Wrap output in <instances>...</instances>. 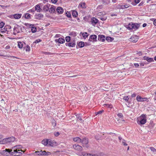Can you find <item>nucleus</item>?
I'll return each instance as SVG.
<instances>
[{
    "label": "nucleus",
    "instance_id": "f257e3e1",
    "mask_svg": "<svg viewBox=\"0 0 156 156\" xmlns=\"http://www.w3.org/2000/svg\"><path fill=\"white\" fill-rule=\"evenodd\" d=\"M140 23H131L126 25V28L129 30H136L138 29L140 26Z\"/></svg>",
    "mask_w": 156,
    "mask_h": 156
},
{
    "label": "nucleus",
    "instance_id": "f03ea898",
    "mask_svg": "<svg viewBox=\"0 0 156 156\" xmlns=\"http://www.w3.org/2000/svg\"><path fill=\"white\" fill-rule=\"evenodd\" d=\"M146 117L144 114L142 115L136 119L137 123L139 125H144L146 123Z\"/></svg>",
    "mask_w": 156,
    "mask_h": 156
},
{
    "label": "nucleus",
    "instance_id": "7ed1b4c3",
    "mask_svg": "<svg viewBox=\"0 0 156 156\" xmlns=\"http://www.w3.org/2000/svg\"><path fill=\"white\" fill-rule=\"evenodd\" d=\"M15 140V138L13 136L5 138L0 141V144H4L14 141Z\"/></svg>",
    "mask_w": 156,
    "mask_h": 156
},
{
    "label": "nucleus",
    "instance_id": "20e7f679",
    "mask_svg": "<svg viewBox=\"0 0 156 156\" xmlns=\"http://www.w3.org/2000/svg\"><path fill=\"white\" fill-rule=\"evenodd\" d=\"M22 28L20 26L18 25L15 26L13 29V34L16 35L17 33L22 31Z\"/></svg>",
    "mask_w": 156,
    "mask_h": 156
},
{
    "label": "nucleus",
    "instance_id": "39448f33",
    "mask_svg": "<svg viewBox=\"0 0 156 156\" xmlns=\"http://www.w3.org/2000/svg\"><path fill=\"white\" fill-rule=\"evenodd\" d=\"M12 149H5V150L0 151V153L2 155L9 156V155H11V153H12Z\"/></svg>",
    "mask_w": 156,
    "mask_h": 156
},
{
    "label": "nucleus",
    "instance_id": "423d86ee",
    "mask_svg": "<svg viewBox=\"0 0 156 156\" xmlns=\"http://www.w3.org/2000/svg\"><path fill=\"white\" fill-rule=\"evenodd\" d=\"M21 151L23 152V153L24 152L23 150H13V151H12V153H11V155L16 156H20L22 155L23 153L22 152H20Z\"/></svg>",
    "mask_w": 156,
    "mask_h": 156
},
{
    "label": "nucleus",
    "instance_id": "0eeeda50",
    "mask_svg": "<svg viewBox=\"0 0 156 156\" xmlns=\"http://www.w3.org/2000/svg\"><path fill=\"white\" fill-rule=\"evenodd\" d=\"M35 153H37L38 155H48L50 154L49 152H46L45 151H42L41 150L40 151H36Z\"/></svg>",
    "mask_w": 156,
    "mask_h": 156
},
{
    "label": "nucleus",
    "instance_id": "6e6552de",
    "mask_svg": "<svg viewBox=\"0 0 156 156\" xmlns=\"http://www.w3.org/2000/svg\"><path fill=\"white\" fill-rule=\"evenodd\" d=\"M43 5L41 3L37 4L35 6V10L37 12H41L42 11V9L41 8Z\"/></svg>",
    "mask_w": 156,
    "mask_h": 156
},
{
    "label": "nucleus",
    "instance_id": "1a4fd4ad",
    "mask_svg": "<svg viewBox=\"0 0 156 156\" xmlns=\"http://www.w3.org/2000/svg\"><path fill=\"white\" fill-rule=\"evenodd\" d=\"M138 36L136 35L133 36L130 38L129 41L133 42H136L138 41Z\"/></svg>",
    "mask_w": 156,
    "mask_h": 156
},
{
    "label": "nucleus",
    "instance_id": "9d476101",
    "mask_svg": "<svg viewBox=\"0 0 156 156\" xmlns=\"http://www.w3.org/2000/svg\"><path fill=\"white\" fill-rule=\"evenodd\" d=\"M136 99L138 101H147L148 99L147 98H143L140 96L138 95L136 98Z\"/></svg>",
    "mask_w": 156,
    "mask_h": 156
},
{
    "label": "nucleus",
    "instance_id": "9b49d317",
    "mask_svg": "<svg viewBox=\"0 0 156 156\" xmlns=\"http://www.w3.org/2000/svg\"><path fill=\"white\" fill-rule=\"evenodd\" d=\"M73 148L78 151H81L82 150V147L78 144H75L73 146Z\"/></svg>",
    "mask_w": 156,
    "mask_h": 156
},
{
    "label": "nucleus",
    "instance_id": "f8f14e48",
    "mask_svg": "<svg viewBox=\"0 0 156 156\" xmlns=\"http://www.w3.org/2000/svg\"><path fill=\"white\" fill-rule=\"evenodd\" d=\"M98 20L94 17H93L91 20V23L93 26L95 25L98 23Z\"/></svg>",
    "mask_w": 156,
    "mask_h": 156
},
{
    "label": "nucleus",
    "instance_id": "ddd939ff",
    "mask_svg": "<svg viewBox=\"0 0 156 156\" xmlns=\"http://www.w3.org/2000/svg\"><path fill=\"white\" fill-rule=\"evenodd\" d=\"M50 6V5L49 4H47L43 6L42 8L43 10L45 12H48Z\"/></svg>",
    "mask_w": 156,
    "mask_h": 156
},
{
    "label": "nucleus",
    "instance_id": "4468645a",
    "mask_svg": "<svg viewBox=\"0 0 156 156\" xmlns=\"http://www.w3.org/2000/svg\"><path fill=\"white\" fill-rule=\"evenodd\" d=\"M56 10L57 13L59 14H62L64 11V10L63 8L61 7H58L56 9Z\"/></svg>",
    "mask_w": 156,
    "mask_h": 156
},
{
    "label": "nucleus",
    "instance_id": "2eb2a0df",
    "mask_svg": "<svg viewBox=\"0 0 156 156\" xmlns=\"http://www.w3.org/2000/svg\"><path fill=\"white\" fill-rule=\"evenodd\" d=\"M66 46H68L69 47H74L76 45V43L74 41L73 42L69 43H66Z\"/></svg>",
    "mask_w": 156,
    "mask_h": 156
},
{
    "label": "nucleus",
    "instance_id": "dca6fc26",
    "mask_svg": "<svg viewBox=\"0 0 156 156\" xmlns=\"http://www.w3.org/2000/svg\"><path fill=\"white\" fill-rule=\"evenodd\" d=\"M75 115L76 116V118L77 120L79 119V120L81 121V122H84V120L82 119V114H77L75 113Z\"/></svg>",
    "mask_w": 156,
    "mask_h": 156
},
{
    "label": "nucleus",
    "instance_id": "f3484780",
    "mask_svg": "<svg viewBox=\"0 0 156 156\" xmlns=\"http://www.w3.org/2000/svg\"><path fill=\"white\" fill-rule=\"evenodd\" d=\"M143 58L144 60H146L149 62H151L154 61V59L152 58H149L146 56H144Z\"/></svg>",
    "mask_w": 156,
    "mask_h": 156
},
{
    "label": "nucleus",
    "instance_id": "a211bd4d",
    "mask_svg": "<svg viewBox=\"0 0 156 156\" xmlns=\"http://www.w3.org/2000/svg\"><path fill=\"white\" fill-rule=\"evenodd\" d=\"M98 39L99 41L103 42L105 40V36L103 35H98Z\"/></svg>",
    "mask_w": 156,
    "mask_h": 156
},
{
    "label": "nucleus",
    "instance_id": "6ab92c4d",
    "mask_svg": "<svg viewBox=\"0 0 156 156\" xmlns=\"http://www.w3.org/2000/svg\"><path fill=\"white\" fill-rule=\"evenodd\" d=\"M43 16V15L41 13L35 15V18L38 20H40L42 18Z\"/></svg>",
    "mask_w": 156,
    "mask_h": 156
},
{
    "label": "nucleus",
    "instance_id": "aec40b11",
    "mask_svg": "<svg viewBox=\"0 0 156 156\" xmlns=\"http://www.w3.org/2000/svg\"><path fill=\"white\" fill-rule=\"evenodd\" d=\"M55 7L54 5H52L49 10V12L51 13H53L55 11Z\"/></svg>",
    "mask_w": 156,
    "mask_h": 156
},
{
    "label": "nucleus",
    "instance_id": "412c9836",
    "mask_svg": "<svg viewBox=\"0 0 156 156\" xmlns=\"http://www.w3.org/2000/svg\"><path fill=\"white\" fill-rule=\"evenodd\" d=\"M83 144H87L88 143V140L86 138H84L82 140L81 142Z\"/></svg>",
    "mask_w": 156,
    "mask_h": 156
},
{
    "label": "nucleus",
    "instance_id": "4be33fe9",
    "mask_svg": "<svg viewBox=\"0 0 156 156\" xmlns=\"http://www.w3.org/2000/svg\"><path fill=\"white\" fill-rule=\"evenodd\" d=\"M22 146L21 145H18L15 146L12 148V149L13 150H20V149L22 148Z\"/></svg>",
    "mask_w": 156,
    "mask_h": 156
},
{
    "label": "nucleus",
    "instance_id": "5701e85b",
    "mask_svg": "<svg viewBox=\"0 0 156 156\" xmlns=\"http://www.w3.org/2000/svg\"><path fill=\"white\" fill-rule=\"evenodd\" d=\"M79 7H80L82 8H86L85 3L84 2H80L79 5Z\"/></svg>",
    "mask_w": 156,
    "mask_h": 156
},
{
    "label": "nucleus",
    "instance_id": "b1692460",
    "mask_svg": "<svg viewBox=\"0 0 156 156\" xmlns=\"http://www.w3.org/2000/svg\"><path fill=\"white\" fill-rule=\"evenodd\" d=\"M73 140L75 142L78 143H80L81 141V139L79 137H76L73 138Z\"/></svg>",
    "mask_w": 156,
    "mask_h": 156
},
{
    "label": "nucleus",
    "instance_id": "393cba45",
    "mask_svg": "<svg viewBox=\"0 0 156 156\" xmlns=\"http://www.w3.org/2000/svg\"><path fill=\"white\" fill-rule=\"evenodd\" d=\"M22 15L21 14H14L13 16L15 19H18L21 17Z\"/></svg>",
    "mask_w": 156,
    "mask_h": 156
},
{
    "label": "nucleus",
    "instance_id": "a878e982",
    "mask_svg": "<svg viewBox=\"0 0 156 156\" xmlns=\"http://www.w3.org/2000/svg\"><path fill=\"white\" fill-rule=\"evenodd\" d=\"M48 139H44L42 141V143L45 146L48 145Z\"/></svg>",
    "mask_w": 156,
    "mask_h": 156
},
{
    "label": "nucleus",
    "instance_id": "bb28decb",
    "mask_svg": "<svg viewBox=\"0 0 156 156\" xmlns=\"http://www.w3.org/2000/svg\"><path fill=\"white\" fill-rule=\"evenodd\" d=\"M90 38H91V39L93 40L94 41H97L96 39L97 38V36L96 35H92L90 36Z\"/></svg>",
    "mask_w": 156,
    "mask_h": 156
},
{
    "label": "nucleus",
    "instance_id": "cd10ccee",
    "mask_svg": "<svg viewBox=\"0 0 156 156\" xmlns=\"http://www.w3.org/2000/svg\"><path fill=\"white\" fill-rule=\"evenodd\" d=\"M80 34H82L83 38L85 39L87 38L89 35L88 34V33L87 32H84L83 33L81 32Z\"/></svg>",
    "mask_w": 156,
    "mask_h": 156
},
{
    "label": "nucleus",
    "instance_id": "c85d7f7f",
    "mask_svg": "<svg viewBox=\"0 0 156 156\" xmlns=\"http://www.w3.org/2000/svg\"><path fill=\"white\" fill-rule=\"evenodd\" d=\"M72 15L73 16L76 17H77L78 14L77 12L75 10H73L72 11Z\"/></svg>",
    "mask_w": 156,
    "mask_h": 156
},
{
    "label": "nucleus",
    "instance_id": "c756f323",
    "mask_svg": "<svg viewBox=\"0 0 156 156\" xmlns=\"http://www.w3.org/2000/svg\"><path fill=\"white\" fill-rule=\"evenodd\" d=\"M48 145L50 146H53L54 145V142L53 141L50 139H48Z\"/></svg>",
    "mask_w": 156,
    "mask_h": 156
},
{
    "label": "nucleus",
    "instance_id": "7c9ffc66",
    "mask_svg": "<svg viewBox=\"0 0 156 156\" xmlns=\"http://www.w3.org/2000/svg\"><path fill=\"white\" fill-rule=\"evenodd\" d=\"M106 39L108 42H111L112 41L114 40V38L110 37H107Z\"/></svg>",
    "mask_w": 156,
    "mask_h": 156
},
{
    "label": "nucleus",
    "instance_id": "2f4dec72",
    "mask_svg": "<svg viewBox=\"0 0 156 156\" xmlns=\"http://www.w3.org/2000/svg\"><path fill=\"white\" fill-rule=\"evenodd\" d=\"M78 46L80 48H82L84 46V42L83 41H80L78 43Z\"/></svg>",
    "mask_w": 156,
    "mask_h": 156
},
{
    "label": "nucleus",
    "instance_id": "473e14b6",
    "mask_svg": "<svg viewBox=\"0 0 156 156\" xmlns=\"http://www.w3.org/2000/svg\"><path fill=\"white\" fill-rule=\"evenodd\" d=\"M65 39L62 38H59L58 39V42L60 44L63 43L65 42Z\"/></svg>",
    "mask_w": 156,
    "mask_h": 156
},
{
    "label": "nucleus",
    "instance_id": "72a5a7b5",
    "mask_svg": "<svg viewBox=\"0 0 156 156\" xmlns=\"http://www.w3.org/2000/svg\"><path fill=\"white\" fill-rule=\"evenodd\" d=\"M103 4L105 5L108 4L110 3V0H103Z\"/></svg>",
    "mask_w": 156,
    "mask_h": 156
},
{
    "label": "nucleus",
    "instance_id": "f704fd0d",
    "mask_svg": "<svg viewBox=\"0 0 156 156\" xmlns=\"http://www.w3.org/2000/svg\"><path fill=\"white\" fill-rule=\"evenodd\" d=\"M18 46L20 48H22L23 47V42H18Z\"/></svg>",
    "mask_w": 156,
    "mask_h": 156
},
{
    "label": "nucleus",
    "instance_id": "c9c22d12",
    "mask_svg": "<svg viewBox=\"0 0 156 156\" xmlns=\"http://www.w3.org/2000/svg\"><path fill=\"white\" fill-rule=\"evenodd\" d=\"M105 107L112 108V105L111 104H104L103 105Z\"/></svg>",
    "mask_w": 156,
    "mask_h": 156
},
{
    "label": "nucleus",
    "instance_id": "e433bc0d",
    "mask_svg": "<svg viewBox=\"0 0 156 156\" xmlns=\"http://www.w3.org/2000/svg\"><path fill=\"white\" fill-rule=\"evenodd\" d=\"M25 18L27 19H30L31 18L30 15L28 13H27L25 15Z\"/></svg>",
    "mask_w": 156,
    "mask_h": 156
},
{
    "label": "nucleus",
    "instance_id": "4c0bfd02",
    "mask_svg": "<svg viewBox=\"0 0 156 156\" xmlns=\"http://www.w3.org/2000/svg\"><path fill=\"white\" fill-rule=\"evenodd\" d=\"M117 8L118 9H123V5L121 4H118L116 6Z\"/></svg>",
    "mask_w": 156,
    "mask_h": 156
},
{
    "label": "nucleus",
    "instance_id": "58836bf2",
    "mask_svg": "<svg viewBox=\"0 0 156 156\" xmlns=\"http://www.w3.org/2000/svg\"><path fill=\"white\" fill-rule=\"evenodd\" d=\"M51 122H52V126L54 127H55L56 126V122L55 121V120L54 119H53L52 120Z\"/></svg>",
    "mask_w": 156,
    "mask_h": 156
},
{
    "label": "nucleus",
    "instance_id": "ea45409f",
    "mask_svg": "<svg viewBox=\"0 0 156 156\" xmlns=\"http://www.w3.org/2000/svg\"><path fill=\"white\" fill-rule=\"evenodd\" d=\"M31 30L32 31V33H35L37 31V29L36 28L34 27H32L31 28Z\"/></svg>",
    "mask_w": 156,
    "mask_h": 156
},
{
    "label": "nucleus",
    "instance_id": "a19ab883",
    "mask_svg": "<svg viewBox=\"0 0 156 156\" xmlns=\"http://www.w3.org/2000/svg\"><path fill=\"white\" fill-rule=\"evenodd\" d=\"M65 39L66 42H69L70 40V37L69 36H67L66 37Z\"/></svg>",
    "mask_w": 156,
    "mask_h": 156
},
{
    "label": "nucleus",
    "instance_id": "79ce46f5",
    "mask_svg": "<svg viewBox=\"0 0 156 156\" xmlns=\"http://www.w3.org/2000/svg\"><path fill=\"white\" fill-rule=\"evenodd\" d=\"M100 18L101 20L102 21H105L106 20L107 17L106 16H102L100 17Z\"/></svg>",
    "mask_w": 156,
    "mask_h": 156
},
{
    "label": "nucleus",
    "instance_id": "37998d69",
    "mask_svg": "<svg viewBox=\"0 0 156 156\" xmlns=\"http://www.w3.org/2000/svg\"><path fill=\"white\" fill-rule=\"evenodd\" d=\"M123 99L125 101H126L128 102L129 98L128 97V96H125L124 97Z\"/></svg>",
    "mask_w": 156,
    "mask_h": 156
},
{
    "label": "nucleus",
    "instance_id": "c03bdc74",
    "mask_svg": "<svg viewBox=\"0 0 156 156\" xmlns=\"http://www.w3.org/2000/svg\"><path fill=\"white\" fill-rule=\"evenodd\" d=\"M150 150L153 152H156V149L154 147H150Z\"/></svg>",
    "mask_w": 156,
    "mask_h": 156
},
{
    "label": "nucleus",
    "instance_id": "a18cd8bd",
    "mask_svg": "<svg viewBox=\"0 0 156 156\" xmlns=\"http://www.w3.org/2000/svg\"><path fill=\"white\" fill-rule=\"evenodd\" d=\"M5 25V23L3 22L0 23V28H2Z\"/></svg>",
    "mask_w": 156,
    "mask_h": 156
},
{
    "label": "nucleus",
    "instance_id": "49530a36",
    "mask_svg": "<svg viewBox=\"0 0 156 156\" xmlns=\"http://www.w3.org/2000/svg\"><path fill=\"white\" fill-rule=\"evenodd\" d=\"M118 117L121 118H122L123 117V116L122 113H119L118 114Z\"/></svg>",
    "mask_w": 156,
    "mask_h": 156
},
{
    "label": "nucleus",
    "instance_id": "de8ad7c7",
    "mask_svg": "<svg viewBox=\"0 0 156 156\" xmlns=\"http://www.w3.org/2000/svg\"><path fill=\"white\" fill-rule=\"evenodd\" d=\"M103 112H104L103 110L99 111L96 113V115H97L98 114H101Z\"/></svg>",
    "mask_w": 156,
    "mask_h": 156
},
{
    "label": "nucleus",
    "instance_id": "09e8293b",
    "mask_svg": "<svg viewBox=\"0 0 156 156\" xmlns=\"http://www.w3.org/2000/svg\"><path fill=\"white\" fill-rule=\"evenodd\" d=\"M26 48H27L26 49V51H30V47L29 45H27L26 46Z\"/></svg>",
    "mask_w": 156,
    "mask_h": 156
},
{
    "label": "nucleus",
    "instance_id": "8fccbe9b",
    "mask_svg": "<svg viewBox=\"0 0 156 156\" xmlns=\"http://www.w3.org/2000/svg\"><path fill=\"white\" fill-rule=\"evenodd\" d=\"M66 15L68 17H71L70 13H69L68 12L66 13Z\"/></svg>",
    "mask_w": 156,
    "mask_h": 156
},
{
    "label": "nucleus",
    "instance_id": "3c124183",
    "mask_svg": "<svg viewBox=\"0 0 156 156\" xmlns=\"http://www.w3.org/2000/svg\"><path fill=\"white\" fill-rule=\"evenodd\" d=\"M41 41V40L40 39H38L36 40L34 42V43H36L40 42Z\"/></svg>",
    "mask_w": 156,
    "mask_h": 156
},
{
    "label": "nucleus",
    "instance_id": "603ef678",
    "mask_svg": "<svg viewBox=\"0 0 156 156\" xmlns=\"http://www.w3.org/2000/svg\"><path fill=\"white\" fill-rule=\"evenodd\" d=\"M129 6V5L126 4V5H123V9L126 8L128 7Z\"/></svg>",
    "mask_w": 156,
    "mask_h": 156
},
{
    "label": "nucleus",
    "instance_id": "864d4df0",
    "mask_svg": "<svg viewBox=\"0 0 156 156\" xmlns=\"http://www.w3.org/2000/svg\"><path fill=\"white\" fill-rule=\"evenodd\" d=\"M87 153H85V152H82L81 153V155H83V156H87Z\"/></svg>",
    "mask_w": 156,
    "mask_h": 156
},
{
    "label": "nucleus",
    "instance_id": "5fc2aeb1",
    "mask_svg": "<svg viewBox=\"0 0 156 156\" xmlns=\"http://www.w3.org/2000/svg\"><path fill=\"white\" fill-rule=\"evenodd\" d=\"M122 144L124 145V146H127V144L126 142H125V141L124 140V139H123L122 140Z\"/></svg>",
    "mask_w": 156,
    "mask_h": 156
},
{
    "label": "nucleus",
    "instance_id": "6e6d98bb",
    "mask_svg": "<svg viewBox=\"0 0 156 156\" xmlns=\"http://www.w3.org/2000/svg\"><path fill=\"white\" fill-rule=\"evenodd\" d=\"M54 135L56 136H57L60 134L59 132H55L54 133Z\"/></svg>",
    "mask_w": 156,
    "mask_h": 156
},
{
    "label": "nucleus",
    "instance_id": "4d7b16f0",
    "mask_svg": "<svg viewBox=\"0 0 156 156\" xmlns=\"http://www.w3.org/2000/svg\"><path fill=\"white\" fill-rule=\"evenodd\" d=\"M84 46H89L90 45V43H89L88 42H85L84 43Z\"/></svg>",
    "mask_w": 156,
    "mask_h": 156
},
{
    "label": "nucleus",
    "instance_id": "13d9d810",
    "mask_svg": "<svg viewBox=\"0 0 156 156\" xmlns=\"http://www.w3.org/2000/svg\"><path fill=\"white\" fill-rule=\"evenodd\" d=\"M58 0H51V2L55 4L57 2Z\"/></svg>",
    "mask_w": 156,
    "mask_h": 156
},
{
    "label": "nucleus",
    "instance_id": "bf43d9fd",
    "mask_svg": "<svg viewBox=\"0 0 156 156\" xmlns=\"http://www.w3.org/2000/svg\"><path fill=\"white\" fill-rule=\"evenodd\" d=\"M79 76V75H76L73 76H67L66 77H77Z\"/></svg>",
    "mask_w": 156,
    "mask_h": 156
},
{
    "label": "nucleus",
    "instance_id": "052dcab7",
    "mask_svg": "<svg viewBox=\"0 0 156 156\" xmlns=\"http://www.w3.org/2000/svg\"><path fill=\"white\" fill-rule=\"evenodd\" d=\"M134 2L136 3L135 5H136V4L140 2V0H134Z\"/></svg>",
    "mask_w": 156,
    "mask_h": 156
},
{
    "label": "nucleus",
    "instance_id": "680f3d73",
    "mask_svg": "<svg viewBox=\"0 0 156 156\" xmlns=\"http://www.w3.org/2000/svg\"><path fill=\"white\" fill-rule=\"evenodd\" d=\"M134 65L136 67H138L139 66V65L138 63H134Z\"/></svg>",
    "mask_w": 156,
    "mask_h": 156
},
{
    "label": "nucleus",
    "instance_id": "e2e57ef3",
    "mask_svg": "<svg viewBox=\"0 0 156 156\" xmlns=\"http://www.w3.org/2000/svg\"><path fill=\"white\" fill-rule=\"evenodd\" d=\"M136 96V94L135 93H133L132 95H131V97L132 98H133L135 97Z\"/></svg>",
    "mask_w": 156,
    "mask_h": 156
},
{
    "label": "nucleus",
    "instance_id": "0e129e2a",
    "mask_svg": "<svg viewBox=\"0 0 156 156\" xmlns=\"http://www.w3.org/2000/svg\"><path fill=\"white\" fill-rule=\"evenodd\" d=\"M44 53L46 55H51V53L49 52H44Z\"/></svg>",
    "mask_w": 156,
    "mask_h": 156
},
{
    "label": "nucleus",
    "instance_id": "69168bd1",
    "mask_svg": "<svg viewBox=\"0 0 156 156\" xmlns=\"http://www.w3.org/2000/svg\"><path fill=\"white\" fill-rule=\"evenodd\" d=\"M153 23L154 25L156 26V19L154 20L153 21Z\"/></svg>",
    "mask_w": 156,
    "mask_h": 156
},
{
    "label": "nucleus",
    "instance_id": "338daca9",
    "mask_svg": "<svg viewBox=\"0 0 156 156\" xmlns=\"http://www.w3.org/2000/svg\"><path fill=\"white\" fill-rule=\"evenodd\" d=\"M147 24L146 23H144L143 25V27H145L147 26Z\"/></svg>",
    "mask_w": 156,
    "mask_h": 156
},
{
    "label": "nucleus",
    "instance_id": "774afa93",
    "mask_svg": "<svg viewBox=\"0 0 156 156\" xmlns=\"http://www.w3.org/2000/svg\"><path fill=\"white\" fill-rule=\"evenodd\" d=\"M143 2H141L138 5H139V6H141V5H143Z\"/></svg>",
    "mask_w": 156,
    "mask_h": 156
}]
</instances>
